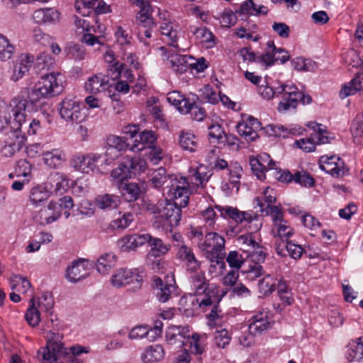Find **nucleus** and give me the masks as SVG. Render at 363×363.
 Wrapping results in <instances>:
<instances>
[{"label":"nucleus","instance_id":"nucleus-1","mask_svg":"<svg viewBox=\"0 0 363 363\" xmlns=\"http://www.w3.org/2000/svg\"><path fill=\"white\" fill-rule=\"evenodd\" d=\"M63 90L61 74L50 72L43 75L28 93L29 101L34 104L41 99H49L60 94Z\"/></svg>","mask_w":363,"mask_h":363},{"label":"nucleus","instance_id":"nucleus-2","mask_svg":"<svg viewBox=\"0 0 363 363\" xmlns=\"http://www.w3.org/2000/svg\"><path fill=\"white\" fill-rule=\"evenodd\" d=\"M167 100L181 113H189L194 121H202L204 119L202 101H199L196 95H192L191 98H186L180 92L173 91L168 93Z\"/></svg>","mask_w":363,"mask_h":363},{"label":"nucleus","instance_id":"nucleus-3","mask_svg":"<svg viewBox=\"0 0 363 363\" xmlns=\"http://www.w3.org/2000/svg\"><path fill=\"white\" fill-rule=\"evenodd\" d=\"M194 293L184 299H182V304L184 305V311L186 316L199 315L204 305V276L203 272L192 277Z\"/></svg>","mask_w":363,"mask_h":363},{"label":"nucleus","instance_id":"nucleus-4","mask_svg":"<svg viewBox=\"0 0 363 363\" xmlns=\"http://www.w3.org/2000/svg\"><path fill=\"white\" fill-rule=\"evenodd\" d=\"M62 335L59 333L50 332L49 340L44 347H41L38 352L43 363H57L62 357L67 354L66 348L61 342Z\"/></svg>","mask_w":363,"mask_h":363},{"label":"nucleus","instance_id":"nucleus-5","mask_svg":"<svg viewBox=\"0 0 363 363\" xmlns=\"http://www.w3.org/2000/svg\"><path fill=\"white\" fill-rule=\"evenodd\" d=\"M169 62L172 70L181 74L190 69L194 75H197L204 71V57L195 59L190 55H182L172 53L169 56Z\"/></svg>","mask_w":363,"mask_h":363},{"label":"nucleus","instance_id":"nucleus-6","mask_svg":"<svg viewBox=\"0 0 363 363\" xmlns=\"http://www.w3.org/2000/svg\"><path fill=\"white\" fill-rule=\"evenodd\" d=\"M225 256L224 238L216 233L206 234V258L211 261L216 259V262L220 269H225Z\"/></svg>","mask_w":363,"mask_h":363},{"label":"nucleus","instance_id":"nucleus-7","mask_svg":"<svg viewBox=\"0 0 363 363\" xmlns=\"http://www.w3.org/2000/svg\"><path fill=\"white\" fill-rule=\"evenodd\" d=\"M58 110L61 118L67 123H80L86 117L81 104L74 99H64L58 104Z\"/></svg>","mask_w":363,"mask_h":363},{"label":"nucleus","instance_id":"nucleus-8","mask_svg":"<svg viewBox=\"0 0 363 363\" xmlns=\"http://www.w3.org/2000/svg\"><path fill=\"white\" fill-rule=\"evenodd\" d=\"M146 162L139 157L127 156L118 167L114 169L111 174L113 179H123L136 175L145 171Z\"/></svg>","mask_w":363,"mask_h":363},{"label":"nucleus","instance_id":"nucleus-9","mask_svg":"<svg viewBox=\"0 0 363 363\" xmlns=\"http://www.w3.org/2000/svg\"><path fill=\"white\" fill-rule=\"evenodd\" d=\"M111 284L114 287H123L132 285V289L136 291L141 288L143 277L136 269H118L111 277Z\"/></svg>","mask_w":363,"mask_h":363},{"label":"nucleus","instance_id":"nucleus-10","mask_svg":"<svg viewBox=\"0 0 363 363\" xmlns=\"http://www.w3.org/2000/svg\"><path fill=\"white\" fill-rule=\"evenodd\" d=\"M10 106L9 115L11 118H13V120L10 121V129L23 130V126L27 127L26 120L27 100L22 96H17L11 100Z\"/></svg>","mask_w":363,"mask_h":363},{"label":"nucleus","instance_id":"nucleus-11","mask_svg":"<svg viewBox=\"0 0 363 363\" xmlns=\"http://www.w3.org/2000/svg\"><path fill=\"white\" fill-rule=\"evenodd\" d=\"M159 208L160 211L158 219H164L163 225L177 226L179 225L182 216V208L167 199L159 201Z\"/></svg>","mask_w":363,"mask_h":363},{"label":"nucleus","instance_id":"nucleus-12","mask_svg":"<svg viewBox=\"0 0 363 363\" xmlns=\"http://www.w3.org/2000/svg\"><path fill=\"white\" fill-rule=\"evenodd\" d=\"M104 160H105V157L102 155L91 153L86 155L75 156L70 161V164L75 170L89 173L98 169Z\"/></svg>","mask_w":363,"mask_h":363},{"label":"nucleus","instance_id":"nucleus-13","mask_svg":"<svg viewBox=\"0 0 363 363\" xmlns=\"http://www.w3.org/2000/svg\"><path fill=\"white\" fill-rule=\"evenodd\" d=\"M168 196L170 199L175 204L180 208L186 207L189 202V189L188 182L185 178L181 177L178 180L176 177L170 184L168 191Z\"/></svg>","mask_w":363,"mask_h":363},{"label":"nucleus","instance_id":"nucleus-14","mask_svg":"<svg viewBox=\"0 0 363 363\" xmlns=\"http://www.w3.org/2000/svg\"><path fill=\"white\" fill-rule=\"evenodd\" d=\"M74 8L82 16L104 14L111 12L110 6L103 0H75Z\"/></svg>","mask_w":363,"mask_h":363},{"label":"nucleus","instance_id":"nucleus-15","mask_svg":"<svg viewBox=\"0 0 363 363\" xmlns=\"http://www.w3.org/2000/svg\"><path fill=\"white\" fill-rule=\"evenodd\" d=\"M268 208L272 215L274 225L277 228V241L284 242L289 241V238L294 234V230L289 225H286V221L283 219V215L281 208L279 206H269ZM276 237V235H274Z\"/></svg>","mask_w":363,"mask_h":363},{"label":"nucleus","instance_id":"nucleus-16","mask_svg":"<svg viewBox=\"0 0 363 363\" xmlns=\"http://www.w3.org/2000/svg\"><path fill=\"white\" fill-rule=\"evenodd\" d=\"M320 168L334 177H342L347 172L344 161L336 155L320 157Z\"/></svg>","mask_w":363,"mask_h":363},{"label":"nucleus","instance_id":"nucleus-17","mask_svg":"<svg viewBox=\"0 0 363 363\" xmlns=\"http://www.w3.org/2000/svg\"><path fill=\"white\" fill-rule=\"evenodd\" d=\"M268 50L260 57H257V60L267 66L274 65L275 61H280L284 64L290 59V55L287 50L284 48H277L273 41L267 42Z\"/></svg>","mask_w":363,"mask_h":363},{"label":"nucleus","instance_id":"nucleus-18","mask_svg":"<svg viewBox=\"0 0 363 363\" xmlns=\"http://www.w3.org/2000/svg\"><path fill=\"white\" fill-rule=\"evenodd\" d=\"M114 181L121 196L128 202L138 200L143 192L139 183L129 182L127 179H114Z\"/></svg>","mask_w":363,"mask_h":363},{"label":"nucleus","instance_id":"nucleus-19","mask_svg":"<svg viewBox=\"0 0 363 363\" xmlns=\"http://www.w3.org/2000/svg\"><path fill=\"white\" fill-rule=\"evenodd\" d=\"M189 326H169L166 331V340L170 345L182 347L185 345V340L189 339Z\"/></svg>","mask_w":363,"mask_h":363},{"label":"nucleus","instance_id":"nucleus-20","mask_svg":"<svg viewBox=\"0 0 363 363\" xmlns=\"http://www.w3.org/2000/svg\"><path fill=\"white\" fill-rule=\"evenodd\" d=\"M69 182L70 180L65 174L55 172L49 176L46 185L50 194L54 193L61 196L69 189Z\"/></svg>","mask_w":363,"mask_h":363},{"label":"nucleus","instance_id":"nucleus-21","mask_svg":"<svg viewBox=\"0 0 363 363\" xmlns=\"http://www.w3.org/2000/svg\"><path fill=\"white\" fill-rule=\"evenodd\" d=\"M9 139L2 148V152L6 157H11L19 151L26 140L25 132L23 130H11Z\"/></svg>","mask_w":363,"mask_h":363},{"label":"nucleus","instance_id":"nucleus-22","mask_svg":"<svg viewBox=\"0 0 363 363\" xmlns=\"http://www.w3.org/2000/svg\"><path fill=\"white\" fill-rule=\"evenodd\" d=\"M147 238H149L147 233L128 235L120 239L118 244L121 252H128L147 243Z\"/></svg>","mask_w":363,"mask_h":363},{"label":"nucleus","instance_id":"nucleus-23","mask_svg":"<svg viewBox=\"0 0 363 363\" xmlns=\"http://www.w3.org/2000/svg\"><path fill=\"white\" fill-rule=\"evenodd\" d=\"M88 262L80 259L74 261L66 269L65 277L71 282H77L89 275Z\"/></svg>","mask_w":363,"mask_h":363},{"label":"nucleus","instance_id":"nucleus-24","mask_svg":"<svg viewBox=\"0 0 363 363\" xmlns=\"http://www.w3.org/2000/svg\"><path fill=\"white\" fill-rule=\"evenodd\" d=\"M61 215L60 206L51 201L47 208H42L39 211L36 219L40 225H45L57 220Z\"/></svg>","mask_w":363,"mask_h":363},{"label":"nucleus","instance_id":"nucleus-25","mask_svg":"<svg viewBox=\"0 0 363 363\" xmlns=\"http://www.w3.org/2000/svg\"><path fill=\"white\" fill-rule=\"evenodd\" d=\"M175 178L176 177L174 175L167 174L164 168L160 167L151 173L150 182L155 189H160L164 186L169 189Z\"/></svg>","mask_w":363,"mask_h":363},{"label":"nucleus","instance_id":"nucleus-26","mask_svg":"<svg viewBox=\"0 0 363 363\" xmlns=\"http://www.w3.org/2000/svg\"><path fill=\"white\" fill-rule=\"evenodd\" d=\"M276 251L278 255L281 257L287 255L291 256L294 259L300 258L303 254V249L299 245L294 243L292 241L278 242L276 241Z\"/></svg>","mask_w":363,"mask_h":363},{"label":"nucleus","instance_id":"nucleus-27","mask_svg":"<svg viewBox=\"0 0 363 363\" xmlns=\"http://www.w3.org/2000/svg\"><path fill=\"white\" fill-rule=\"evenodd\" d=\"M160 29L162 35V40L166 41L169 45L173 48H179L177 26L172 21H164L161 23Z\"/></svg>","mask_w":363,"mask_h":363},{"label":"nucleus","instance_id":"nucleus-28","mask_svg":"<svg viewBox=\"0 0 363 363\" xmlns=\"http://www.w3.org/2000/svg\"><path fill=\"white\" fill-rule=\"evenodd\" d=\"M139 8L136 18L138 25H152L153 18H151V6L148 0H130Z\"/></svg>","mask_w":363,"mask_h":363},{"label":"nucleus","instance_id":"nucleus-29","mask_svg":"<svg viewBox=\"0 0 363 363\" xmlns=\"http://www.w3.org/2000/svg\"><path fill=\"white\" fill-rule=\"evenodd\" d=\"M177 256L185 263L188 270L195 272L201 266V262L196 259L192 250L186 245L179 247Z\"/></svg>","mask_w":363,"mask_h":363},{"label":"nucleus","instance_id":"nucleus-30","mask_svg":"<svg viewBox=\"0 0 363 363\" xmlns=\"http://www.w3.org/2000/svg\"><path fill=\"white\" fill-rule=\"evenodd\" d=\"M60 13L53 8L38 9L33 14V19L38 24L51 23L57 21Z\"/></svg>","mask_w":363,"mask_h":363},{"label":"nucleus","instance_id":"nucleus-31","mask_svg":"<svg viewBox=\"0 0 363 363\" xmlns=\"http://www.w3.org/2000/svg\"><path fill=\"white\" fill-rule=\"evenodd\" d=\"M33 62V56L21 55L20 58L16 60L13 66V71L11 79L14 82L21 79L24 74L28 72Z\"/></svg>","mask_w":363,"mask_h":363},{"label":"nucleus","instance_id":"nucleus-32","mask_svg":"<svg viewBox=\"0 0 363 363\" xmlns=\"http://www.w3.org/2000/svg\"><path fill=\"white\" fill-rule=\"evenodd\" d=\"M120 203V197L114 194H104L95 198V206L103 211H110L116 208Z\"/></svg>","mask_w":363,"mask_h":363},{"label":"nucleus","instance_id":"nucleus-33","mask_svg":"<svg viewBox=\"0 0 363 363\" xmlns=\"http://www.w3.org/2000/svg\"><path fill=\"white\" fill-rule=\"evenodd\" d=\"M251 320L252 322L249 325V331L253 335H259L272 327V323L267 316L263 315V314L253 316Z\"/></svg>","mask_w":363,"mask_h":363},{"label":"nucleus","instance_id":"nucleus-34","mask_svg":"<svg viewBox=\"0 0 363 363\" xmlns=\"http://www.w3.org/2000/svg\"><path fill=\"white\" fill-rule=\"evenodd\" d=\"M164 352L160 345H150L145 348L141 355L143 363H155L164 358Z\"/></svg>","mask_w":363,"mask_h":363},{"label":"nucleus","instance_id":"nucleus-35","mask_svg":"<svg viewBox=\"0 0 363 363\" xmlns=\"http://www.w3.org/2000/svg\"><path fill=\"white\" fill-rule=\"evenodd\" d=\"M50 193L47 185H38L31 188L29 194V201L32 205L38 206L44 203L50 197Z\"/></svg>","mask_w":363,"mask_h":363},{"label":"nucleus","instance_id":"nucleus-36","mask_svg":"<svg viewBox=\"0 0 363 363\" xmlns=\"http://www.w3.org/2000/svg\"><path fill=\"white\" fill-rule=\"evenodd\" d=\"M154 285L156 287V296L160 302L167 301L174 291V286L172 284L164 283L160 277H154Z\"/></svg>","mask_w":363,"mask_h":363},{"label":"nucleus","instance_id":"nucleus-37","mask_svg":"<svg viewBox=\"0 0 363 363\" xmlns=\"http://www.w3.org/2000/svg\"><path fill=\"white\" fill-rule=\"evenodd\" d=\"M301 98H303V93L298 91L284 93L283 99L279 104L278 110L285 111L290 108H296L298 103L301 102Z\"/></svg>","mask_w":363,"mask_h":363},{"label":"nucleus","instance_id":"nucleus-38","mask_svg":"<svg viewBox=\"0 0 363 363\" xmlns=\"http://www.w3.org/2000/svg\"><path fill=\"white\" fill-rule=\"evenodd\" d=\"M138 138H135V143L133 146V149H136L138 151H141L145 148H151L153 147L155 142L156 141V136L152 131L145 130L140 133Z\"/></svg>","mask_w":363,"mask_h":363},{"label":"nucleus","instance_id":"nucleus-39","mask_svg":"<svg viewBox=\"0 0 363 363\" xmlns=\"http://www.w3.org/2000/svg\"><path fill=\"white\" fill-rule=\"evenodd\" d=\"M116 262V256L112 253L102 254L97 259L96 267L101 274H106L112 269Z\"/></svg>","mask_w":363,"mask_h":363},{"label":"nucleus","instance_id":"nucleus-40","mask_svg":"<svg viewBox=\"0 0 363 363\" xmlns=\"http://www.w3.org/2000/svg\"><path fill=\"white\" fill-rule=\"evenodd\" d=\"M350 131L356 145L363 144V112L357 115L352 122Z\"/></svg>","mask_w":363,"mask_h":363},{"label":"nucleus","instance_id":"nucleus-41","mask_svg":"<svg viewBox=\"0 0 363 363\" xmlns=\"http://www.w3.org/2000/svg\"><path fill=\"white\" fill-rule=\"evenodd\" d=\"M269 158V155L264 154L259 158H250V160L251 169L259 179L265 178L267 166L264 163L267 162Z\"/></svg>","mask_w":363,"mask_h":363},{"label":"nucleus","instance_id":"nucleus-42","mask_svg":"<svg viewBox=\"0 0 363 363\" xmlns=\"http://www.w3.org/2000/svg\"><path fill=\"white\" fill-rule=\"evenodd\" d=\"M91 28L96 33V35L91 33V31L84 33L82 38V42L91 46H94L96 44H104V42L101 40L104 38L105 27L103 25H99L97 30H96L94 28Z\"/></svg>","mask_w":363,"mask_h":363},{"label":"nucleus","instance_id":"nucleus-43","mask_svg":"<svg viewBox=\"0 0 363 363\" xmlns=\"http://www.w3.org/2000/svg\"><path fill=\"white\" fill-rule=\"evenodd\" d=\"M104 60L107 63L110 64L108 68V74L110 77L113 79L118 78L123 69L124 64L115 62L114 55L112 52H106Z\"/></svg>","mask_w":363,"mask_h":363},{"label":"nucleus","instance_id":"nucleus-44","mask_svg":"<svg viewBox=\"0 0 363 363\" xmlns=\"http://www.w3.org/2000/svg\"><path fill=\"white\" fill-rule=\"evenodd\" d=\"M361 76L362 74H357L348 84H345L342 86L339 93L340 98L345 99L362 89Z\"/></svg>","mask_w":363,"mask_h":363},{"label":"nucleus","instance_id":"nucleus-45","mask_svg":"<svg viewBox=\"0 0 363 363\" xmlns=\"http://www.w3.org/2000/svg\"><path fill=\"white\" fill-rule=\"evenodd\" d=\"M108 80L102 77L101 74H96L90 77L85 83V89L91 94H97L100 92L101 89L106 85Z\"/></svg>","mask_w":363,"mask_h":363},{"label":"nucleus","instance_id":"nucleus-46","mask_svg":"<svg viewBox=\"0 0 363 363\" xmlns=\"http://www.w3.org/2000/svg\"><path fill=\"white\" fill-rule=\"evenodd\" d=\"M44 162L50 168H56L66 160V155L62 151L47 152L44 154Z\"/></svg>","mask_w":363,"mask_h":363},{"label":"nucleus","instance_id":"nucleus-47","mask_svg":"<svg viewBox=\"0 0 363 363\" xmlns=\"http://www.w3.org/2000/svg\"><path fill=\"white\" fill-rule=\"evenodd\" d=\"M147 236L149 238H147V243L149 244V245L151 247V250L154 252H157L155 255H164L166 254L169 250L170 246L169 245L164 244L163 241L157 238L152 237L150 234L147 233Z\"/></svg>","mask_w":363,"mask_h":363},{"label":"nucleus","instance_id":"nucleus-48","mask_svg":"<svg viewBox=\"0 0 363 363\" xmlns=\"http://www.w3.org/2000/svg\"><path fill=\"white\" fill-rule=\"evenodd\" d=\"M139 26L138 37L140 41L143 42L145 45H150L151 39L152 38V31L156 26L154 21L152 25H138Z\"/></svg>","mask_w":363,"mask_h":363},{"label":"nucleus","instance_id":"nucleus-49","mask_svg":"<svg viewBox=\"0 0 363 363\" xmlns=\"http://www.w3.org/2000/svg\"><path fill=\"white\" fill-rule=\"evenodd\" d=\"M34 300V297H33L30 299L31 304L30 307L28 308L25 315V318L26 321L32 327L37 326L40 320V312L38 310V308L35 306Z\"/></svg>","mask_w":363,"mask_h":363},{"label":"nucleus","instance_id":"nucleus-50","mask_svg":"<svg viewBox=\"0 0 363 363\" xmlns=\"http://www.w3.org/2000/svg\"><path fill=\"white\" fill-rule=\"evenodd\" d=\"M208 140L211 144H219L225 133L223 128L218 123L211 124L208 126Z\"/></svg>","mask_w":363,"mask_h":363},{"label":"nucleus","instance_id":"nucleus-51","mask_svg":"<svg viewBox=\"0 0 363 363\" xmlns=\"http://www.w3.org/2000/svg\"><path fill=\"white\" fill-rule=\"evenodd\" d=\"M134 216L131 213H125L122 216L112 220L110 227L113 230H123L130 225Z\"/></svg>","mask_w":363,"mask_h":363},{"label":"nucleus","instance_id":"nucleus-52","mask_svg":"<svg viewBox=\"0 0 363 363\" xmlns=\"http://www.w3.org/2000/svg\"><path fill=\"white\" fill-rule=\"evenodd\" d=\"M106 144L108 147V150H116L117 154L114 156L117 157L118 152L126 148L125 142L119 136L111 135L107 137Z\"/></svg>","mask_w":363,"mask_h":363},{"label":"nucleus","instance_id":"nucleus-53","mask_svg":"<svg viewBox=\"0 0 363 363\" xmlns=\"http://www.w3.org/2000/svg\"><path fill=\"white\" fill-rule=\"evenodd\" d=\"M236 128L239 135L244 137L247 141H255L259 137L257 129L250 128V126L245 125L244 123H239Z\"/></svg>","mask_w":363,"mask_h":363},{"label":"nucleus","instance_id":"nucleus-54","mask_svg":"<svg viewBox=\"0 0 363 363\" xmlns=\"http://www.w3.org/2000/svg\"><path fill=\"white\" fill-rule=\"evenodd\" d=\"M55 64V59L45 52H41L36 58L35 66L39 69H50Z\"/></svg>","mask_w":363,"mask_h":363},{"label":"nucleus","instance_id":"nucleus-55","mask_svg":"<svg viewBox=\"0 0 363 363\" xmlns=\"http://www.w3.org/2000/svg\"><path fill=\"white\" fill-rule=\"evenodd\" d=\"M14 52V47L9 40L0 35V60L4 61L11 57Z\"/></svg>","mask_w":363,"mask_h":363},{"label":"nucleus","instance_id":"nucleus-56","mask_svg":"<svg viewBox=\"0 0 363 363\" xmlns=\"http://www.w3.org/2000/svg\"><path fill=\"white\" fill-rule=\"evenodd\" d=\"M194 138L195 136L193 134L182 133L179 136V144L184 150L194 152L197 147V143Z\"/></svg>","mask_w":363,"mask_h":363},{"label":"nucleus","instance_id":"nucleus-57","mask_svg":"<svg viewBox=\"0 0 363 363\" xmlns=\"http://www.w3.org/2000/svg\"><path fill=\"white\" fill-rule=\"evenodd\" d=\"M359 342L357 345L352 346L347 354V359L351 361H360L363 358V342L362 338L358 339Z\"/></svg>","mask_w":363,"mask_h":363},{"label":"nucleus","instance_id":"nucleus-58","mask_svg":"<svg viewBox=\"0 0 363 363\" xmlns=\"http://www.w3.org/2000/svg\"><path fill=\"white\" fill-rule=\"evenodd\" d=\"M258 287L259 292L263 295L270 294L275 291V284L270 275H267L259 280Z\"/></svg>","mask_w":363,"mask_h":363},{"label":"nucleus","instance_id":"nucleus-59","mask_svg":"<svg viewBox=\"0 0 363 363\" xmlns=\"http://www.w3.org/2000/svg\"><path fill=\"white\" fill-rule=\"evenodd\" d=\"M147 325L135 326L130 331L128 337L130 340H139L143 337H148L150 333L152 332Z\"/></svg>","mask_w":363,"mask_h":363},{"label":"nucleus","instance_id":"nucleus-60","mask_svg":"<svg viewBox=\"0 0 363 363\" xmlns=\"http://www.w3.org/2000/svg\"><path fill=\"white\" fill-rule=\"evenodd\" d=\"M294 182L303 186L311 187L314 186V179L306 172H296L294 174Z\"/></svg>","mask_w":363,"mask_h":363},{"label":"nucleus","instance_id":"nucleus-61","mask_svg":"<svg viewBox=\"0 0 363 363\" xmlns=\"http://www.w3.org/2000/svg\"><path fill=\"white\" fill-rule=\"evenodd\" d=\"M214 339L218 347L224 348L227 345L229 344L230 337L228 330L225 329H221L215 332Z\"/></svg>","mask_w":363,"mask_h":363},{"label":"nucleus","instance_id":"nucleus-62","mask_svg":"<svg viewBox=\"0 0 363 363\" xmlns=\"http://www.w3.org/2000/svg\"><path fill=\"white\" fill-rule=\"evenodd\" d=\"M226 261L230 267L239 269L244 262V259L237 251H230L226 257Z\"/></svg>","mask_w":363,"mask_h":363},{"label":"nucleus","instance_id":"nucleus-63","mask_svg":"<svg viewBox=\"0 0 363 363\" xmlns=\"http://www.w3.org/2000/svg\"><path fill=\"white\" fill-rule=\"evenodd\" d=\"M31 164L26 160H20L17 162L15 172L17 176H29L31 173Z\"/></svg>","mask_w":363,"mask_h":363},{"label":"nucleus","instance_id":"nucleus-64","mask_svg":"<svg viewBox=\"0 0 363 363\" xmlns=\"http://www.w3.org/2000/svg\"><path fill=\"white\" fill-rule=\"evenodd\" d=\"M211 170H223L228 167V162L224 159H220L218 157L208 156V165L206 167Z\"/></svg>","mask_w":363,"mask_h":363}]
</instances>
